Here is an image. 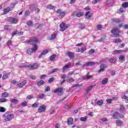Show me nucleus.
<instances>
[{"mask_svg":"<svg viewBox=\"0 0 128 128\" xmlns=\"http://www.w3.org/2000/svg\"><path fill=\"white\" fill-rule=\"evenodd\" d=\"M30 14V10H26L25 12V13H24V16H29Z\"/></svg>","mask_w":128,"mask_h":128,"instance_id":"47","label":"nucleus"},{"mask_svg":"<svg viewBox=\"0 0 128 128\" xmlns=\"http://www.w3.org/2000/svg\"><path fill=\"white\" fill-rule=\"evenodd\" d=\"M100 2V0H94L92 1V4H96L97 2Z\"/></svg>","mask_w":128,"mask_h":128,"instance_id":"60","label":"nucleus"},{"mask_svg":"<svg viewBox=\"0 0 128 128\" xmlns=\"http://www.w3.org/2000/svg\"><path fill=\"white\" fill-rule=\"evenodd\" d=\"M62 11L61 9H58L56 12V14H62Z\"/></svg>","mask_w":128,"mask_h":128,"instance_id":"55","label":"nucleus"},{"mask_svg":"<svg viewBox=\"0 0 128 128\" xmlns=\"http://www.w3.org/2000/svg\"><path fill=\"white\" fill-rule=\"evenodd\" d=\"M27 104H28V102H22L21 104H22V106H26Z\"/></svg>","mask_w":128,"mask_h":128,"instance_id":"54","label":"nucleus"},{"mask_svg":"<svg viewBox=\"0 0 128 128\" xmlns=\"http://www.w3.org/2000/svg\"><path fill=\"white\" fill-rule=\"evenodd\" d=\"M42 84H44V82L42 80L37 82V86H42Z\"/></svg>","mask_w":128,"mask_h":128,"instance_id":"26","label":"nucleus"},{"mask_svg":"<svg viewBox=\"0 0 128 128\" xmlns=\"http://www.w3.org/2000/svg\"><path fill=\"white\" fill-rule=\"evenodd\" d=\"M87 118H88L86 116L82 117L81 118H80V120H81V122H86Z\"/></svg>","mask_w":128,"mask_h":128,"instance_id":"41","label":"nucleus"},{"mask_svg":"<svg viewBox=\"0 0 128 128\" xmlns=\"http://www.w3.org/2000/svg\"><path fill=\"white\" fill-rule=\"evenodd\" d=\"M119 110L121 112H122L126 111V108H124V105H120V108Z\"/></svg>","mask_w":128,"mask_h":128,"instance_id":"24","label":"nucleus"},{"mask_svg":"<svg viewBox=\"0 0 128 128\" xmlns=\"http://www.w3.org/2000/svg\"><path fill=\"white\" fill-rule=\"evenodd\" d=\"M107 82H108V80L107 78H106L103 80H102V84H106Z\"/></svg>","mask_w":128,"mask_h":128,"instance_id":"37","label":"nucleus"},{"mask_svg":"<svg viewBox=\"0 0 128 128\" xmlns=\"http://www.w3.org/2000/svg\"><path fill=\"white\" fill-rule=\"evenodd\" d=\"M128 98V90H127L125 94H124V96L122 97V98H124V100H126Z\"/></svg>","mask_w":128,"mask_h":128,"instance_id":"29","label":"nucleus"},{"mask_svg":"<svg viewBox=\"0 0 128 128\" xmlns=\"http://www.w3.org/2000/svg\"><path fill=\"white\" fill-rule=\"evenodd\" d=\"M32 98H34V96H32V94L31 95H29L27 96V98L28 100H32Z\"/></svg>","mask_w":128,"mask_h":128,"instance_id":"59","label":"nucleus"},{"mask_svg":"<svg viewBox=\"0 0 128 128\" xmlns=\"http://www.w3.org/2000/svg\"><path fill=\"white\" fill-rule=\"evenodd\" d=\"M94 53V49H91L88 52V54H92Z\"/></svg>","mask_w":128,"mask_h":128,"instance_id":"51","label":"nucleus"},{"mask_svg":"<svg viewBox=\"0 0 128 128\" xmlns=\"http://www.w3.org/2000/svg\"><path fill=\"white\" fill-rule=\"evenodd\" d=\"M46 110V106L45 105L42 104L40 106L39 108H38V112L40 113L44 112Z\"/></svg>","mask_w":128,"mask_h":128,"instance_id":"3","label":"nucleus"},{"mask_svg":"<svg viewBox=\"0 0 128 128\" xmlns=\"http://www.w3.org/2000/svg\"><path fill=\"white\" fill-rule=\"evenodd\" d=\"M68 26L66 24V23L62 22L60 24V32H64L66 28H68Z\"/></svg>","mask_w":128,"mask_h":128,"instance_id":"4","label":"nucleus"},{"mask_svg":"<svg viewBox=\"0 0 128 128\" xmlns=\"http://www.w3.org/2000/svg\"><path fill=\"white\" fill-rule=\"evenodd\" d=\"M10 102H11V106H12V104H18V100L14 98L10 99Z\"/></svg>","mask_w":128,"mask_h":128,"instance_id":"14","label":"nucleus"},{"mask_svg":"<svg viewBox=\"0 0 128 128\" xmlns=\"http://www.w3.org/2000/svg\"><path fill=\"white\" fill-rule=\"evenodd\" d=\"M27 25L28 26H32V21L28 22Z\"/></svg>","mask_w":128,"mask_h":128,"instance_id":"50","label":"nucleus"},{"mask_svg":"<svg viewBox=\"0 0 128 128\" xmlns=\"http://www.w3.org/2000/svg\"><path fill=\"white\" fill-rule=\"evenodd\" d=\"M12 118H14V115L12 114H8L5 116L4 120L5 122H8L10 120H12Z\"/></svg>","mask_w":128,"mask_h":128,"instance_id":"8","label":"nucleus"},{"mask_svg":"<svg viewBox=\"0 0 128 128\" xmlns=\"http://www.w3.org/2000/svg\"><path fill=\"white\" fill-rule=\"evenodd\" d=\"M10 10H12L10 7L6 8L5 9H4L3 14H8V12H10Z\"/></svg>","mask_w":128,"mask_h":128,"instance_id":"19","label":"nucleus"},{"mask_svg":"<svg viewBox=\"0 0 128 128\" xmlns=\"http://www.w3.org/2000/svg\"><path fill=\"white\" fill-rule=\"evenodd\" d=\"M38 68V64L35 63L32 65H29L28 68L30 70H36Z\"/></svg>","mask_w":128,"mask_h":128,"instance_id":"10","label":"nucleus"},{"mask_svg":"<svg viewBox=\"0 0 128 128\" xmlns=\"http://www.w3.org/2000/svg\"><path fill=\"white\" fill-rule=\"evenodd\" d=\"M86 50V47H83L80 48V52H84Z\"/></svg>","mask_w":128,"mask_h":128,"instance_id":"42","label":"nucleus"},{"mask_svg":"<svg viewBox=\"0 0 128 128\" xmlns=\"http://www.w3.org/2000/svg\"><path fill=\"white\" fill-rule=\"evenodd\" d=\"M70 64H72L70 62H68L67 64L64 66L62 68V72H64V70H68V68L70 66Z\"/></svg>","mask_w":128,"mask_h":128,"instance_id":"16","label":"nucleus"},{"mask_svg":"<svg viewBox=\"0 0 128 128\" xmlns=\"http://www.w3.org/2000/svg\"><path fill=\"white\" fill-rule=\"evenodd\" d=\"M108 68L106 65L101 64L100 66V70H98V72H104V68Z\"/></svg>","mask_w":128,"mask_h":128,"instance_id":"15","label":"nucleus"},{"mask_svg":"<svg viewBox=\"0 0 128 128\" xmlns=\"http://www.w3.org/2000/svg\"><path fill=\"white\" fill-rule=\"evenodd\" d=\"M112 0H109L107 2V6H112Z\"/></svg>","mask_w":128,"mask_h":128,"instance_id":"46","label":"nucleus"},{"mask_svg":"<svg viewBox=\"0 0 128 128\" xmlns=\"http://www.w3.org/2000/svg\"><path fill=\"white\" fill-rule=\"evenodd\" d=\"M113 22H117L118 24H120V22H120V19H114L113 20Z\"/></svg>","mask_w":128,"mask_h":128,"instance_id":"45","label":"nucleus"},{"mask_svg":"<svg viewBox=\"0 0 128 128\" xmlns=\"http://www.w3.org/2000/svg\"><path fill=\"white\" fill-rule=\"evenodd\" d=\"M54 92L57 94L58 96H62L64 94V88L62 87L56 88L54 90Z\"/></svg>","mask_w":128,"mask_h":128,"instance_id":"1","label":"nucleus"},{"mask_svg":"<svg viewBox=\"0 0 128 128\" xmlns=\"http://www.w3.org/2000/svg\"><path fill=\"white\" fill-rule=\"evenodd\" d=\"M45 92H50V86H47L45 89H44Z\"/></svg>","mask_w":128,"mask_h":128,"instance_id":"57","label":"nucleus"},{"mask_svg":"<svg viewBox=\"0 0 128 128\" xmlns=\"http://www.w3.org/2000/svg\"><path fill=\"white\" fill-rule=\"evenodd\" d=\"M66 16V12H62V13L59 14V16L60 18H64Z\"/></svg>","mask_w":128,"mask_h":128,"instance_id":"39","label":"nucleus"},{"mask_svg":"<svg viewBox=\"0 0 128 128\" xmlns=\"http://www.w3.org/2000/svg\"><path fill=\"white\" fill-rule=\"evenodd\" d=\"M58 70H60L58 68H57L52 69V70H51L50 73L51 74H54V72H58Z\"/></svg>","mask_w":128,"mask_h":128,"instance_id":"40","label":"nucleus"},{"mask_svg":"<svg viewBox=\"0 0 128 128\" xmlns=\"http://www.w3.org/2000/svg\"><path fill=\"white\" fill-rule=\"evenodd\" d=\"M112 116L114 118H123L124 116L123 114L120 115V114H118V112H115L113 114Z\"/></svg>","mask_w":128,"mask_h":128,"instance_id":"5","label":"nucleus"},{"mask_svg":"<svg viewBox=\"0 0 128 128\" xmlns=\"http://www.w3.org/2000/svg\"><path fill=\"white\" fill-rule=\"evenodd\" d=\"M85 16L87 20H90L92 16V13L90 12H86L85 14Z\"/></svg>","mask_w":128,"mask_h":128,"instance_id":"11","label":"nucleus"},{"mask_svg":"<svg viewBox=\"0 0 128 128\" xmlns=\"http://www.w3.org/2000/svg\"><path fill=\"white\" fill-rule=\"evenodd\" d=\"M0 112H6V108L4 107H0Z\"/></svg>","mask_w":128,"mask_h":128,"instance_id":"48","label":"nucleus"},{"mask_svg":"<svg viewBox=\"0 0 128 128\" xmlns=\"http://www.w3.org/2000/svg\"><path fill=\"white\" fill-rule=\"evenodd\" d=\"M94 64H96V62H88L85 63L83 65V66H94Z\"/></svg>","mask_w":128,"mask_h":128,"instance_id":"13","label":"nucleus"},{"mask_svg":"<svg viewBox=\"0 0 128 128\" xmlns=\"http://www.w3.org/2000/svg\"><path fill=\"white\" fill-rule=\"evenodd\" d=\"M46 8L48 10H54L56 8V6L52 5H48Z\"/></svg>","mask_w":128,"mask_h":128,"instance_id":"31","label":"nucleus"},{"mask_svg":"<svg viewBox=\"0 0 128 128\" xmlns=\"http://www.w3.org/2000/svg\"><path fill=\"white\" fill-rule=\"evenodd\" d=\"M96 30H102V25L100 24H99V25H98L96 26Z\"/></svg>","mask_w":128,"mask_h":128,"instance_id":"38","label":"nucleus"},{"mask_svg":"<svg viewBox=\"0 0 128 128\" xmlns=\"http://www.w3.org/2000/svg\"><path fill=\"white\" fill-rule=\"evenodd\" d=\"M120 60H124V56H120L119 57Z\"/></svg>","mask_w":128,"mask_h":128,"instance_id":"53","label":"nucleus"},{"mask_svg":"<svg viewBox=\"0 0 128 128\" xmlns=\"http://www.w3.org/2000/svg\"><path fill=\"white\" fill-rule=\"evenodd\" d=\"M48 52H50V50H44L41 53H42V54H43V56H44V54H48Z\"/></svg>","mask_w":128,"mask_h":128,"instance_id":"34","label":"nucleus"},{"mask_svg":"<svg viewBox=\"0 0 128 128\" xmlns=\"http://www.w3.org/2000/svg\"><path fill=\"white\" fill-rule=\"evenodd\" d=\"M122 42V40L120 38L118 39H116L114 41V42L115 44H118V42Z\"/></svg>","mask_w":128,"mask_h":128,"instance_id":"49","label":"nucleus"},{"mask_svg":"<svg viewBox=\"0 0 128 128\" xmlns=\"http://www.w3.org/2000/svg\"><path fill=\"white\" fill-rule=\"evenodd\" d=\"M80 30H84V25L80 24Z\"/></svg>","mask_w":128,"mask_h":128,"instance_id":"64","label":"nucleus"},{"mask_svg":"<svg viewBox=\"0 0 128 128\" xmlns=\"http://www.w3.org/2000/svg\"><path fill=\"white\" fill-rule=\"evenodd\" d=\"M45 96L44 94H42L38 95V98L42 99L44 98V97Z\"/></svg>","mask_w":128,"mask_h":128,"instance_id":"35","label":"nucleus"},{"mask_svg":"<svg viewBox=\"0 0 128 128\" xmlns=\"http://www.w3.org/2000/svg\"><path fill=\"white\" fill-rule=\"evenodd\" d=\"M50 60L52 61L54 58H56V54H53L50 57Z\"/></svg>","mask_w":128,"mask_h":128,"instance_id":"43","label":"nucleus"},{"mask_svg":"<svg viewBox=\"0 0 128 128\" xmlns=\"http://www.w3.org/2000/svg\"><path fill=\"white\" fill-rule=\"evenodd\" d=\"M16 34H18V31H15L12 33V36H14Z\"/></svg>","mask_w":128,"mask_h":128,"instance_id":"62","label":"nucleus"},{"mask_svg":"<svg viewBox=\"0 0 128 128\" xmlns=\"http://www.w3.org/2000/svg\"><path fill=\"white\" fill-rule=\"evenodd\" d=\"M76 16L78 18H80V16H84V12H78L76 13Z\"/></svg>","mask_w":128,"mask_h":128,"instance_id":"28","label":"nucleus"},{"mask_svg":"<svg viewBox=\"0 0 128 128\" xmlns=\"http://www.w3.org/2000/svg\"><path fill=\"white\" fill-rule=\"evenodd\" d=\"M94 86H96V84L92 85L88 87L86 90V93L88 94V92L92 90V88H94Z\"/></svg>","mask_w":128,"mask_h":128,"instance_id":"17","label":"nucleus"},{"mask_svg":"<svg viewBox=\"0 0 128 128\" xmlns=\"http://www.w3.org/2000/svg\"><path fill=\"white\" fill-rule=\"evenodd\" d=\"M8 22H12V24H18V18H14L12 17L8 18Z\"/></svg>","mask_w":128,"mask_h":128,"instance_id":"7","label":"nucleus"},{"mask_svg":"<svg viewBox=\"0 0 128 128\" xmlns=\"http://www.w3.org/2000/svg\"><path fill=\"white\" fill-rule=\"evenodd\" d=\"M116 124L118 126H122V122L120 120H116Z\"/></svg>","mask_w":128,"mask_h":128,"instance_id":"25","label":"nucleus"},{"mask_svg":"<svg viewBox=\"0 0 128 128\" xmlns=\"http://www.w3.org/2000/svg\"><path fill=\"white\" fill-rule=\"evenodd\" d=\"M0 102H8V100L6 98H2L0 99Z\"/></svg>","mask_w":128,"mask_h":128,"instance_id":"36","label":"nucleus"},{"mask_svg":"<svg viewBox=\"0 0 128 128\" xmlns=\"http://www.w3.org/2000/svg\"><path fill=\"white\" fill-rule=\"evenodd\" d=\"M38 38L36 37H34L32 38H31L30 40H27V42H30L32 44H36V42H38Z\"/></svg>","mask_w":128,"mask_h":128,"instance_id":"6","label":"nucleus"},{"mask_svg":"<svg viewBox=\"0 0 128 128\" xmlns=\"http://www.w3.org/2000/svg\"><path fill=\"white\" fill-rule=\"evenodd\" d=\"M72 122H74V120L72 118H69L67 120V124H72Z\"/></svg>","mask_w":128,"mask_h":128,"instance_id":"20","label":"nucleus"},{"mask_svg":"<svg viewBox=\"0 0 128 128\" xmlns=\"http://www.w3.org/2000/svg\"><path fill=\"white\" fill-rule=\"evenodd\" d=\"M68 80L70 82H74V78H70L68 79Z\"/></svg>","mask_w":128,"mask_h":128,"instance_id":"56","label":"nucleus"},{"mask_svg":"<svg viewBox=\"0 0 128 128\" xmlns=\"http://www.w3.org/2000/svg\"><path fill=\"white\" fill-rule=\"evenodd\" d=\"M56 37V34H52L51 36L50 40H54V38Z\"/></svg>","mask_w":128,"mask_h":128,"instance_id":"52","label":"nucleus"},{"mask_svg":"<svg viewBox=\"0 0 128 128\" xmlns=\"http://www.w3.org/2000/svg\"><path fill=\"white\" fill-rule=\"evenodd\" d=\"M111 32H112V34H113L114 37L120 36V34H118V30H116V29H112L111 30Z\"/></svg>","mask_w":128,"mask_h":128,"instance_id":"12","label":"nucleus"},{"mask_svg":"<svg viewBox=\"0 0 128 128\" xmlns=\"http://www.w3.org/2000/svg\"><path fill=\"white\" fill-rule=\"evenodd\" d=\"M122 8H128V2H124L122 4Z\"/></svg>","mask_w":128,"mask_h":128,"instance_id":"33","label":"nucleus"},{"mask_svg":"<svg viewBox=\"0 0 128 128\" xmlns=\"http://www.w3.org/2000/svg\"><path fill=\"white\" fill-rule=\"evenodd\" d=\"M17 34L18 36H22V34H24V32H18L17 31Z\"/></svg>","mask_w":128,"mask_h":128,"instance_id":"58","label":"nucleus"},{"mask_svg":"<svg viewBox=\"0 0 128 128\" xmlns=\"http://www.w3.org/2000/svg\"><path fill=\"white\" fill-rule=\"evenodd\" d=\"M30 78H31V80H36V77L34 76L31 75L30 76Z\"/></svg>","mask_w":128,"mask_h":128,"instance_id":"63","label":"nucleus"},{"mask_svg":"<svg viewBox=\"0 0 128 128\" xmlns=\"http://www.w3.org/2000/svg\"><path fill=\"white\" fill-rule=\"evenodd\" d=\"M116 58H110L108 59L109 62L113 63L116 62Z\"/></svg>","mask_w":128,"mask_h":128,"instance_id":"27","label":"nucleus"},{"mask_svg":"<svg viewBox=\"0 0 128 128\" xmlns=\"http://www.w3.org/2000/svg\"><path fill=\"white\" fill-rule=\"evenodd\" d=\"M68 56H69L70 58H74V54L70 52H68Z\"/></svg>","mask_w":128,"mask_h":128,"instance_id":"21","label":"nucleus"},{"mask_svg":"<svg viewBox=\"0 0 128 128\" xmlns=\"http://www.w3.org/2000/svg\"><path fill=\"white\" fill-rule=\"evenodd\" d=\"M124 12V8H120L119 10V14H122Z\"/></svg>","mask_w":128,"mask_h":128,"instance_id":"61","label":"nucleus"},{"mask_svg":"<svg viewBox=\"0 0 128 128\" xmlns=\"http://www.w3.org/2000/svg\"><path fill=\"white\" fill-rule=\"evenodd\" d=\"M103 104H104V100H98L96 102V104H98V106H102Z\"/></svg>","mask_w":128,"mask_h":128,"instance_id":"22","label":"nucleus"},{"mask_svg":"<svg viewBox=\"0 0 128 128\" xmlns=\"http://www.w3.org/2000/svg\"><path fill=\"white\" fill-rule=\"evenodd\" d=\"M26 80H24L20 83L17 84L16 86L19 88H22V86H24L26 84Z\"/></svg>","mask_w":128,"mask_h":128,"instance_id":"9","label":"nucleus"},{"mask_svg":"<svg viewBox=\"0 0 128 128\" xmlns=\"http://www.w3.org/2000/svg\"><path fill=\"white\" fill-rule=\"evenodd\" d=\"M118 100V97H112L111 99H107L106 102L108 104H111L112 100Z\"/></svg>","mask_w":128,"mask_h":128,"instance_id":"18","label":"nucleus"},{"mask_svg":"<svg viewBox=\"0 0 128 128\" xmlns=\"http://www.w3.org/2000/svg\"><path fill=\"white\" fill-rule=\"evenodd\" d=\"M122 52H124V51H122V50H116L113 51L112 52V54H122Z\"/></svg>","mask_w":128,"mask_h":128,"instance_id":"23","label":"nucleus"},{"mask_svg":"<svg viewBox=\"0 0 128 128\" xmlns=\"http://www.w3.org/2000/svg\"><path fill=\"white\" fill-rule=\"evenodd\" d=\"M38 50V45L35 44L33 46V48H29L27 50V54H32L34 52H36Z\"/></svg>","mask_w":128,"mask_h":128,"instance_id":"2","label":"nucleus"},{"mask_svg":"<svg viewBox=\"0 0 128 128\" xmlns=\"http://www.w3.org/2000/svg\"><path fill=\"white\" fill-rule=\"evenodd\" d=\"M8 78V74H5L2 76V80H6Z\"/></svg>","mask_w":128,"mask_h":128,"instance_id":"44","label":"nucleus"},{"mask_svg":"<svg viewBox=\"0 0 128 128\" xmlns=\"http://www.w3.org/2000/svg\"><path fill=\"white\" fill-rule=\"evenodd\" d=\"M2 98H8V93L4 92L2 94Z\"/></svg>","mask_w":128,"mask_h":128,"instance_id":"30","label":"nucleus"},{"mask_svg":"<svg viewBox=\"0 0 128 128\" xmlns=\"http://www.w3.org/2000/svg\"><path fill=\"white\" fill-rule=\"evenodd\" d=\"M90 78H92V76L89 75L88 74L84 78L85 80H90Z\"/></svg>","mask_w":128,"mask_h":128,"instance_id":"32","label":"nucleus"}]
</instances>
